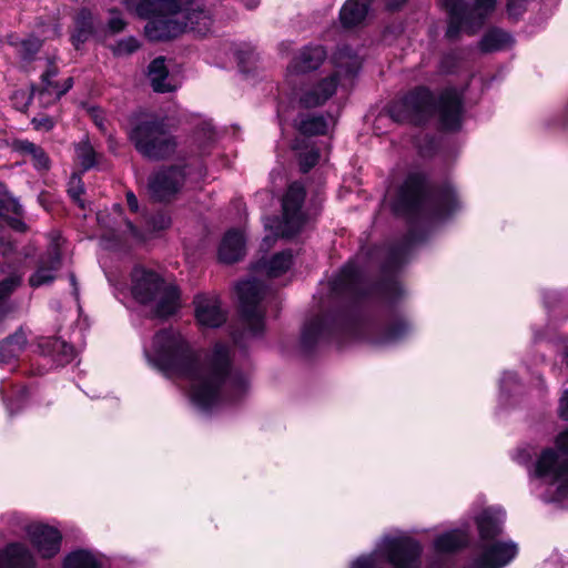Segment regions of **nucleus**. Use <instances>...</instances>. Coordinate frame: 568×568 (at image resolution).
I'll return each mask as SVG.
<instances>
[{"label":"nucleus","instance_id":"1","mask_svg":"<svg viewBox=\"0 0 568 568\" xmlns=\"http://www.w3.org/2000/svg\"><path fill=\"white\" fill-rule=\"evenodd\" d=\"M459 209V197L450 182L430 184L425 172H409L392 204L393 213L405 220L407 231L403 246L390 250L389 262L399 263L407 248L427 240L428 230L424 222L447 220Z\"/></svg>","mask_w":568,"mask_h":568},{"label":"nucleus","instance_id":"2","mask_svg":"<svg viewBox=\"0 0 568 568\" xmlns=\"http://www.w3.org/2000/svg\"><path fill=\"white\" fill-rule=\"evenodd\" d=\"M364 281V272L356 261L348 260L341 266L329 286L335 296L346 301L335 304L303 325L300 349L304 356L313 355L321 339L341 342L343 336L361 331L363 303L369 297V291L363 286Z\"/></svg>","mask_w":568,"mask_h":568},{"label":"nucleus","instance_id":"3","mask_svg":"<svg viewBox=\"0 0 568 568\" xmlns=\"http://www.w3.org/2000/svg\"><path fill=\"white\" fill-rule=\"evenodd\" d=\"M125 134L135 152L150 162L173 158L179 148L166 115L143 109L131 112L126 119Z\"/></svg>","mask_w":568,"mask_h":568},{"label":"nucleus","instance_id":"4","mask_svg":"<svg viewBox=\"0 0 568 568\" xmlns=\"http://www.w3.org/2000/svg\"><path fill=\"white\" fill-rule=\"evenodd\" d=\"M150 362L165 377H179L199 384L205 369L190 342L173 328L159 329L152 341Z\"/></svg>","mask_w":568,"mask_h":568},{"label":"nucleus","instance_id":"5","mask_svg":"<svg viewBox=\"0 0 568 568\" xmlns=\"http://www.w3.org/2000/svg\"><path fill=\"white\" fill-rule=\"evenodd\" d=\"M226 383L237 393L245 392L247 387L245 375L233 369L230 347L223 342H216L205 358V369L200 383L192 386V402L203 410L213 408L220 402Z\"/></svg>","mask_w":568,"mask_h":568},{"label":"nucleus","instance_id":"6","mask_svg":"<svg viewBox=\"0 0 568 568\" xmlns=\"http://www.w3.org/2000/svg\"><path fill=\"white\" fill-rule=\"evenodd\" d=\"M131 294L141 305H151L152 315L158 320H169L181 308V290L175 283H168L156 271L136 264L130 273Z\"/></svg>","mask_w":568,"mask_h":568},{"label":"nucleus","instance_id":"7","mask_svg":"<svg viewBox=\"0 0 568 568\" xmlns=\"http://www.w3.org/2000/svg\"><path fill=\"white\" fill-rule=\"evenodd\" d=\"M191 0H142L139 10L141 13L150 11L155 36H179L181 33L201 32L196 29L200 14L186 16L183 8Z\"/></svg>","mask_w":568,"mask_h":568},{"label":"nucleus","instance_id":"8","mask_svg":"<svg viewBox=\"0 0 568 568\" xmlns=\"http://www.w3.org/2000/svg\"><path fill=\"white\" fill-rule=\"evenodd\" d=\"M413 332L410 318L398 308L385 310L378 316L365 320L362 313V328L358 333L345 335V338L363 337L375 346L394 345L406 339Z\"/></svg>","mask_w":568,"mask_h":568},{"label":"nucleus","instance_id":"9","mask_svg":"<svg viewBox=\"0 0 568 568\" xmlns=\"http://www.w3.org/2000/svg\"><path fill=\"white\" fill-rule=\"evenodd\" d=\"M239 295V314L244 325L242 329H234L231 333L234 345L247 351L245 336L254 338L263 337L265 334V312L260 308L263 300L262 285L256 281H244L236 286Z\"/></svg>","mask_w":568,"mask_h":568},{"label":"nucleus","instance_id":"10","mask_svg":"<svg viewBox=\"0 0 568 568\" xmlns=\"http://www.w3.org/2000/svg\"><path fill=\"white\" fill-rule=\"evenodd\" d=\"M436 95L427 85L409 89L400 99L388 106L389 118L399 124L426 128L435 116Z\"/></svg>","mask_w":568,"mask_h":568},{"label":"nucleus","instance_id":"11","mask_svg":"<svg viewBox=\"0 0 568 568\" xmlns=\"http://www.w3.org/2000/svg\"><path fill=\"white\" fill-rule=\"evenodd\" d=\"M473 1L469 7L466 0H440V6L448 16L446 36L478 32L497 6V0Z\"/></svg>","mask_w":568,"mask_h":568},{"label":"nucleus","instance_id":"12","mask_svg":"<svg viewBox=\"0 0 568 568\" xmlns=\"http://www.w3.org/2000/svg\"><path fill=\"white\" fill-rule=\"evenodd\" d=\"M186 179V163L159 166L148 179V191L151 200L156 203H171L183 190Z\"/></svg>","mask_w":568,"mask_h":568},{"label":"nucleus","instance_id":"13","mask_svg":"<svg viewBox=\"0 0 568 568\" xmlns=\"http://www.w3.org/2000/svg\"><path fill=\"white\" fill-rule=\"evenodd\" d=\"M423 546L412 536H387L375 551L392 568H420Z\"/></svg>","mask_w":568,"mask_h":568},{"label":"nucleus","instance_id":"14","mask_svg":"<svg viewBox=\"0 0 568 568\" xmlns=\"http://www.w3.org/2000/svg\"><path fill=\"white\" fill-rule=\"evenodd\" d=\"M435 115L437 130L442 133H458L465 120L464 95L456 88L444 89L436 98Z\"/></svg>","mask_w":568,"mask_h":568},{"label":"nucleus","instance_id":"15","mask_svg":"<svg viewBox=\"0 0 568 568\" xmlns=\"http://www.w3.org/2000/svg\"><path fill=\"white\" fill-rule=\"evenodd\" d=\"M26 534L30 546L41 559H53L61 551L63 535L57 527L33 523L26 527Z\"/></svg>","mask_w":568,"mask_h":568},{"label":"nucleus","instance_id":"16","mask_svg":"<svg viewBox=\"0 0 568 568\" xmlns=\"http://www.w3.org/2000/svg\"><path fill=\"white\" fill-rule=\"evenodd\" d=\"M63 266V254L59 244H51L38 255L34 262V271L28 278V284L32 288L51 285L58 278V273Z\"/></svg>","mask_w":568,"mask_h":568},{"label":"nucleus","instance_id":"17","mask_svg":"<svg viewBox=\"0 0 568 568\" xmlns=\"http://www.w3.org/2000/svg\"><path fill=\"white\" fill-rule=\"evenodd\" d=\"M339 81V73L335 71L312 84L300 88L298 108L311 110L324 105L336 93Z\"/></svg>","mask_w":568,"mask_h":568},{"label":"nucleus","instance_id":"18","mask_svg":"<svg viewBox=\"0 0 568 568\" xmlns=\"http://www.w3.org/2000/svg\"><path fill=\"white\" fill-rule=\"evenodd\" d=\"M518 555L516 542L493 540L480 545V551L474 560L477 568H503Z\"/></svg>","mask_w":568,"mask_h":568},{"label":"nucleus","instance_id":"19","mask_svg":"<svg viewBox=\"0 0 568 568\" xmlns=\"http://www.w3.org/2000/svg\"><path fill=\"white\" fill-rule=\"evenodd\" d=\"M194 318L199 326L219 328L226 323L227 314L222 310L219 300L197 294L193 300Z\"/></svg>","mask_w":568,"mask_h":568},{"label":"nucleus","instance_id":"20","mask_svg":"<svg viewBox=\"0 0 568 568\" xmlns=\"http://www.w3.org/2000/svg\"><path fill=\"white\" fill-rule=\"evenodd\" d=\"M246 240L239 229H230L222 236L217 247V261L225 265H232L245 256Z\"/></svg>","mask_w":568,"mask_h":568},{"label":"nucleus","instance_id":"21","mask_svg":"<svg viewBox=\"0 0 568 568\" xmlns=\"http://www.w3.org/2000/svg\"><path fill=\"white\" fill-rule=\"evenodd\" d=\"M0 568H37V559L26 544L9 541L0 548Z\"/></svg>","mask_w":568,"mask_h":568},{"label":"nucleus","instance_id":"22","mask_svg":"<svg viewBox=\"0 0 568 568\" xmlns=\"http://www.w3.org/2000/svg\"><path fill=\"white\" fill-rule=\"evenodd\" d=\"M327 58L326 49L321 44H308L296 53L290 63V70L304 74L317 70Z\"/></svg>","mask_w":568,"mask_h":568},{"label":"nucleus","instance_id":"23","mask_svg":"<svg viewBox=\"0 0 568 568\" xmlns=\"http://www.w3.org/2000/svg\"><path fill=\"white\" fill-rule=\"evenodd\" d=\"M367 290L369 296L374 295L385 303V310L397 308L396 304L404 294L403 286L395 276H383Z\"/></svg>","mask_w":568,"mask_h":568},{"label":"nucleus","instance_id":"24","mask_svg":"<svg viewBox=\"0 0 568 568\" xmlns=\"http://www.w3.org/2000/svg\"><path fill=\"white\" fill-rule=\"evenodd\" d=\"M11 149L20 155L30 156L36 171L48 172L51 169V159L41 145L27 139H14Z\"/></svg>","mask_w":568,"mask_h":568},{"label":"nucleus","instance_id":"25","mask_svg":"<svg viewBox=\"0 0 568 568\" xmlns=\"http://www.w3.org/2000/svg\"><path fill=\"white\" fill-rule=\"evenodd\" d=\"M374 0H346L339 10V22L345 30L364 23Z\"/></svg>","mask_w":568,"mask_h":568},{"label":"nucleus","instance_id":"26","mask_svg":"<svg viewBox=\"0 0 568 568\" xmlns=\"http://www.w3.org/2000/svg\"><path fill=\"white\" fill-rule=\"evenodd\" d=\"M475 525L483 544L493 541L503 534V521L491 508L483 509L475 517Z\"/></svg>","mask_w":568,"mask_h":568},{"label":"nucleus","instance_id":"27","mask_svg":"<svg viewBox=\"0 0 568 568\" xmlns=\"http://www.w3.org/2000/svg\"><path fill=\"white\" fill-rule=\"evenodd\" d=\"M433 546L435 552L439 555H454L468 547V537L460 529H452L438 535Z\"/></svg>","mask_w":568,"mask_h":568},{"label":"nucleus","instance_id":"28","mask_svg":"<svg viewBox=\"0 0 568 568\" xmlns=\"http://www.w3.org/2000/svg\"><path fill=\"white\" fill-rule=\"evenodd\" d=\"M165 61V57L160 55L154 58L148 65V77L153 91L156 93H170L174 91V87L166 82L170 72Z\"/></svg>","mask_w":568,"mask_h":568},{"label":"nucleus","instance_id":"29","mask_svg":"<svg viewBox=\"0 0 568 568\" xmlns=\"http://www.w3.org/2000/svg\"><path fill=\"white\" fill-rule=\"evenodd\" d=\"M41 347L44 354L52 357L57 366L63 367L68 365L73 361L75 355L74 347L60 338H50L45 341Z\"/></svg>","mask_w":568,"mask_h":568},{"label":"nucleus","instance_id":"30","mask_svg":"<svg viewBox=\"0 0 568 568\" xmlns=\"http://www.w3.org/2000/svg\"><path fill=\"white\" fill-rule=\"evenodd\" d=\"M28 343L24 332L20 328L0 342V363L9 364L17 359Z\"/></svg>","mask_w":568,"mask_h":568},{"label":"nucleus","instance_id":"31","mask_svg":"<svg viewBox=\"0 0 568 568\" xmlns=\"http://www.w3.org/2000/svg\"><path fill=\"white\" fill-rule=\"evenodd\" d=\"M561 460L562 459L559 458V454L555 448H544L535 463V477L540 479L547 477L554 478L557 475V470L561 465Z\"/></svg>","mask_w":568,"mask_h":568},{"label":"nucleus","instance_id":"32","mask_svg":"<svg viewBox=\"0 0 568 568\" xmlns=\"http://www.w3.org/2000/svg\"><path fill=\"white\" fill-rule=\"evenodd\" d=\"M101 560L93 554V551L85 548H77L68 552L63 560L61 568H102Z\"/></svg>","mask_w":568,"mask_h":568},{"label":"nucleus","instance_id":"33","mask_svg":"<svg viewBox=\"0 0 568 568\" xmlns=\"http://www.w3.org/2000/svg\"><path fill=\"white\" fill-rule=\"evenodd\" d=\"M297 131L307 138L326 135L328 131L327 119L323 114L298 115Z\"/></svg>","mask_w":568,"mask_h":568},{"label":"nucleus","instance_id":"34","mask_svg":"<svg viewBox=\"0 0 568 568\" xmlns=\"http://www.w3.org/2000/svg\"><path fill=\"white\" fill-rule=\"evenodd\" d=\"M306 191L297 182L292 183L283 199V213L285 217L298 214L304 205Z\"/></svg>","mask_w":568,"mask_h":568},{"label":"nucleus","instance_id":"35","mask_svg":"<svg viewBox=\"0 0 568 568\" xmlns=\"http://www.w3.org/2000/svg\"><path fill=\"white\" fill-rule=\"evenodd\" d=\"M293 264L292 250H283L274 253L268 261L264 262V267L268 277H280L285 274Z\"/></svg>","mask_w":568,"mask_h":568},{"label":"nucleus","instance_id":"36","mask_svg":"<svg viewBox=\"0 0 568 568\" xmlns=\"http://www.w3.org/2000/svg\"><path fill=\"white\" fill-rule=\"evenodd\" d=\"M99 44L111 49L114 57L130 55L140 49L141 43L136 38H122L115 44L106 43L108 38H97Z\"/></svg>","mask_w":568,"mask_h":568},{"label":"nucleus","instance_id":"37","mask_svg":"<svg viewBox=\"0 0 568 568\" xmlns=\"http://www.w3.org/2000/svg\"><path fill=\"white\" fill-rule=\"evenodd\" d=\"M7 212L16 215L22 214V206L17 199L12 196L4 182L0 181V220L6 216Z\"/></svg>","mask_w":568,"mask_h":568},{"label":"nucleus","instance_id":"38","mask_svg":"<svg viewBox=\"0 0 568 568\" xmlns=\"http://www.w3.org/2000/svg\"><path fill=\"white\" fill-rule=\"evenodd\" d=\"M463 54L458 50H449L445 52L439 61V71L443 74H456L463 64Z\"/></svg>","mask_w":568,"mask_h":568},{"label":"nucleus","instance_id":"39","mask_svg":"<svg viewBox=\"0 0 568 568\" xmlns=\"http://www.w3.org/2000/svg\"><path fill=\"white\" fill-rule=\"evenodd\" d=\"M77 154L82 171H89L98 165V153L89 141L77 146Z\"/></svg>","mask_w":568,"mask_h":568},{"label":"nucleus","instance_id":"40","mask_svg":"<svg viewBox=\"0 0 568 568\" xmlns=\"http://www.w3.org/2000/svg\"><path fill=\"white\" fill-rule=\"evenodd\" d=\"M234 57L237 62L239 70L242 73H250L256 61V53L254 49L245 44L234 51Z\"/></svg>","mask_w":568,"mask_h":568},{"label":"nucleus","instance_id":"41","mask_svg":"<svg viewBox=\"0 0 568 568\" xmlns=\"http://www.w3.org/2000/svg\"><path fill=\"white\" fill-rule=\"evenodd\" d=\"M42 40L40 38H23L19 44V55L24 62H32L37 53L42 48Z\"/></svg>","mask_w":568,"mask_h":568},{"label":"nucleus","instance_id":"42","mask_svg":"<svg viewBox=\"0 0 568 568\" xmlns=\"http://www.w3.org/2000/svg\"><path fill=\"white\" fill-rule=\"evenodd\" d=\"M415 146L417 149L418 155L423 159H433L439 151L438 140L428 133L420 138L415 143Z\"/></svg>","mask_w":568,"mask_h":568},{"label":"nucleus","instance_id":"43","mask_svg":"<svg viewBox=\"0 0 568 568\" xmlns=\"http://www.w3.org/2000/svg\"><path fill=\"white\" fill-rule=\"evenodd\" d=\"M552 481L558 483L555 497L557 499H565L568 497V457L562 458L561 465L557 470V475L552 478Z\"/></svg>","mask_w":568,"mask_h":568},{"label":"nucleus","instance_id":"44","mask_svg":"<svg viewBox=\"0 0 568 568\" xmlns=\"http://www.w3.org/2000/svg\"><path fill=\"white\" fill-rule=\"evenodd\" d=\"M172 224V219L166 210H158L146 217V225L153 232L168 230Z\"/></svg>","mask_w":568,"mask_h":568},{"label":"nucleus","instance_id":"45","mask_svg":"<svg viewBox=\"0 0 568 568\" xmlns=\"http://www.w3.org/2000/svg\"><path fill=\"white\" fill-rule=\"evenodd\" d=\"M69 197L81 210H85V203L81 196L85 193L83 181L75 173L72 174L67 190Z\"/></svg>","mask_w":568,"mask_h":568},{"label":"nucleus","instance_id":"46","mask_svg":"<svg viewBox=\"0 0 568 568\" xmlns=\"http://www.w3.org/2000/svg\"><path fill=\"white\" fill-rule=\"evenodd\" d=\"M514 40L515 38H480L479 49L485 53L500 51L511 45Z\"/></svg>","mask_w":568,"mask_h":568},{"label":"nucleus","instance_id":"47","mask_svg":"<svg viewBox=\"0 0 568 568\" xmlns=\"http://www.w3.org/2000/svg\"><path fill=\"white\" fill-rule=\"evenodd\" d=\"M74 23L80 36L97 32L94 27V17L87 9H82L77 13Z\"/></svg>","mask_w":568,"mask_h":568},{"label":"nucleus","instance_id":"48","mask_svg":"<svg viewBox=\"0 0 568 568\" xmlns=\"http://www.w3.org/2000/svg\"><path fill=\"white\" fill-rule=\"evenodd\" d=\"M21 284L19 275H9L0 281V303L7 300Z\"/></svg>","mask_w":568,"mask_h":568},{"label":"nucleus","instance_id":"49","mask_svg":"<svg viewBox=\"0 0 568 568\" xmlns=\"http://www.w3.org/2000/svg\"><path fill=\"white\" fill-rule=\"evenodd\" d=\"M538 0H507V12L509 17H520L531 4L537 3Z\"/></svg>","mask_w":568,"mask_h":568},{"label":"nucleus","instance_id":"50","mask_svg":"<svg viewBox=\"0 0 568 568\" xmlns=\"http://www.w3.org/2000/svg\"><path fill=\"white\" fill-rule=\"evenodd\" d=\"M378 559L379 558L375 551L362 555L352 562L351 568H385L381 565Z\"/></svg>","mask_w":568,"mask_h":568},{"label":"nucleus","instance_id":"51","mask_svg":"<svg viewBox=\"0 0 568 568\" xmlns=\"http://www.w3.org/2000/svg\"><path fill=\"white\" fill-rule=\"evenodd\" d=\"M57 74H58V68L53 63H50V65L47 68V70L41 74V81L45 85V88H43L40 91V93H44L49 88H52V89L59 88V82L52 80V78H54Z\"/></svg>","mask_w":568,"mask_h":568},{"label":"nucleus","instance_id":"52","mask_svg":"<svg viewBox=\"0 0 568 568\" xmlns=\"http://www.w3.org/2000/svg\"><path fill=\"white\" fill-rule=\"evenodd\" d=\"M88 114L91 118L94 125L101 131H106L105 116L103 111L99 106H91L88 109Z\"/></svg>","mask_w":568,"mask_h":568},{"label":"nucleus","instance_id":"53","mask_svg":"<svg viewBox=\"0 0 568 568\" xmlns=\"http://www.w3.org/2000/svg\"><path fill=\"white\" fill-rule=\"evenodd\" d=\"M31 124L33 125L34 130H43L45 132H50L53 130L55 122L50 115L43 114L41 116H34L31 120Z\"/></svg>","mask_w":568,"mask_h":568},{"label":"nucleus","instance_id":"54","mask_svg":"<svg viewBox=\"0 0 568 568\" xmlns=\"http://www.w3.org/2000/svg\"><path fill=\"white\" fill-rule=\"evenodd\" d=\"M318 160V153L312 152L306 154L300 160V170L302 173H307L311 169H313Z\"/></svg>","mask_w":568,"mask_h":568},{"label":"nucleus","instance_id":"55","mask_svg":"<svg viewBox=\"0 0 568 568\" xmlns=\"http://www.w3.org/2000/svg\"><path fill=\"white\" fill-rule=\"evenodd\" d=\"M555 449L557 453L568 455V427L556 436Z\"/></svg>","mask_w":568,"mask_h":568},{"label":"nucleus","instance_id":"56","mask_svg":"<svg viewBox=\"0 0 568 568\" xmlns=\"http://www.w3.org/2000/svg\"><path fill=\"white\" fill-rule=\"evenodd\" d=\"M3 221L14 231L19 233H26L28 231V225L21 219L6 215Z\"/></svg>","mask_w":568,"mask_h":568},{"label":"nucleus","instance_id":"57","mask_svg":"<svg viewBox=\"0 0 568 568\" xmlns=\"http://www.w3.org/2000/svg\"><path fill=\"white\" fill-rule=\"evenodd\" d=\"M558 415L562 420H568V389L560 397Z\"/></svg>","mask_w":568,"mask_h":568},{"label":"nucleus","instance_id":"58","mask_svg":"<svg viewBox=\"0 0 568 568\" xmlns=\"http://www.w3.org/2000/svg\"><path fill=\"white\" fill-rule=\"evenodd\" d=\"M108 23L110 30L114 33L123 31L125 26L123 19L119 14L112 16Z\"/></svg>","mask_w":568,"mask_h":568},{"label":"nucleus","instance_id":"59","mask_svg":"<svg viewBox=\"0 0 568 568\" xmlns=\"http://www.w3.org/2000/svg\"><path fill=\"white\" fill-rule=\"evenodd\" d=\"M361 69V63L359 61L357 60V58H352L347 63H346V69H345V73L348 75V77H355L357 75L358 71Z\"/></svg>","mask_w":568,"mask_h":568},{"label":"nucleus","instance_id":"60","mask_svg":"<svg viewBox=\"0 0 568 568\" xmlns=\"http://www.w3.org/2000/svg\"><path fill=\"white\" fill-rule=\"evenodd\" d=\"M74 84V80L72 77L67 78L62 85L59 84L58 89H54L57 91V98L60 99L62 95L67 94Z\"/></svg>","mask_w":568,"mask_h":568},{"label":"nucleus","instance_id":"61","mask_svg":"<svg viewBox=\"0 0 568 568\" xmlns=\"http://www.w3.org/2000/svg\"><path fill=\"white\" fill-rule=\"evenodd\" d=\"M126 204L129 210L132 213H136L139 211V201L136 195L133 193V191H128L125 193Z\"/></svg>","mask_w":568,"mask_h":568},{"label":"nucleus","instance_id":"62","mask_svg":"<svg viewBox=\"0 0 568 568\" xmlns=\"http://www.w3.org/2000/svg\"><path fill=\"white\" fill-rule=\"evenodd\" d=\"M0 246L3 248L4 252H12L14 248L13 242L3 235L0 234Z\"/></svg>","mask_w":568,"mask_h":568},{"label":"nucleus","instance_id":"63","mask_svg":"<svg viewBox=\"0 0 568 568\" xmlns=\"http://www.w3.org/2000/svg\"><path fill=\"white\" fill-rule=\"evenodd\" d=\"M408 0H385L388 10H397L402 8Z\"/></svg>","mask_w":568,"mask_h":568},{"label":"nucleus","instance_id":"64","mask_svg":"<svg viewBox=\"0 0 568 568\" xmlns=\"http://www.w3.org/2000/svg\"><path fill=\"white\" fill-rule=\"evenodd\" d=\"M89 38H70L72 45L75 50H81L82 45Z\"/></svg>","mask_w":568,"mask_h":568}]
</instances>
